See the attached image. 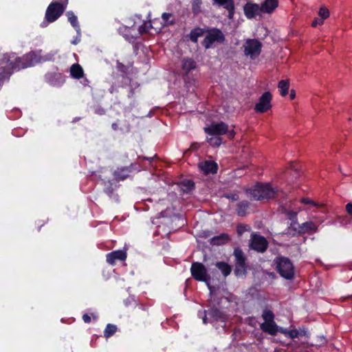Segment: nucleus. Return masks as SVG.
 <instances>
[{
    "mask_svg": "<svg viewBox=\"0 0 352 352\" xmlns=\"http://www.w3.org/2000/svg\"><path fill=\"white\" fill-rule=\"evenodd\" d=\"M285 213L286 215L287 216V218L289 219L290 220H294L296 218L297 212L292 210H286Z\"/></svg>",
    "mask_w": 352,
    "mask_h": 352,
    "instance_id": "obj_44",
    "label": "nucleus"
},
{
    "mask_svg": "<svg viewBox=\"0 0 352 352\" xmlns=\"http://www.w3.org/2000/svg\"><path fill=\"white\" fill-rule=\"evenodd\" d=\"M234 256L235 257V270L234 273L236 276L245 274L246 272V257L243 252L239 249L236 248L234 251Z\"/></svg>",
    "mask_w": 352,
    "mask_h": 352,
    "instance_id": "obj_11",
    "label": "nucleus"
},
{
    "mask_svg": "<svg viewBox=\"0 0 352 352\" xmlns=\"http://www.w3.org/2000/svg\"><path fill=\"white\" fill-rule=\"evenodd\" d=\"M195 67L196 63L191 58H184L182 61V69L186 74L195 69Z\"/></svg>",
    "mask_w": 352,
    "mask_h": 352,
    "instance_id": "obj_30",
    "label": "nucleus"
},
{
    "mask_svg": "<svg viewBox=\"0 0 352 352\" xmlns=\"http://www.w3.org/2000/svg\"><path fill=\"white\" fill-rule=\"evenodd\" d=\"M134 38H135V37H133V36H131V38H129V37H126V39H127V40H129V41H131V40L134 39Z\"/></svg>",
    "mask_w": 352,
    "mask_h": 352,
    "instance_id": "obj_53",
    "label": "nucleus"
},
{
    "mask_svg": "<svg viewBox=\"0 0 352 352\" xmlns=\"http://www.w3.org/2000/svg\"><path fill=\"white\" fill-rule=\"evenodd\" d=\"M98 338V336L96 335L92 336L90 341V345L91 347H96L97 344V340Z\"/></svg>",
    "mask_w": 352,
    "mask_h": 352,
    "instance_id": "obj_46",
    "label": "nucleus"
},
{
    "mask_svg": "<svg viewBox=\"0 0 352 352\" xmlns=\"http://www.w3.org/2000/svg\"><path fill=\"white\" fill-rule=\"evenodd\" d=\"M199 168L201 171L206 174L216 173L218 169L217 163L211 160H206L199 164Z\"/></svg>",
    "mask_w": 352,
    "mask_h": 352,
    "instance_id": "obj_17",
    "label": "nucleus"
},
{
    "mask_svg": "<svg viewBox=\"0 0 352 352\" xmlns=\"http://www.w3.org/2000/svg\"><path fill=\"white\" fill-rule=\"evenodd\" d=\"M67 16L68 17V21L70 22L71 25L75 28L78 34L80 36V28L78 21L77 16L74 14V12L71 11L67 12Z\"/></svg>",
    "mask_w": 352,
    "mask_h": 352,
    "instance_id": "obj_26",
    "label": "nucleus"
},
{
    "mask_svg": "<svg viewBox=\"0 0 352 352\" xmlns=\"http://www.w3.org/2000/svg\"><path fill=\"white\" fill-rule=\"evenodd\" d=\"M66 6L59 2H52L47 7L45 12V20L41 24V26L45 28L49 23L57 20L63 13Z\"/></svg>",
    "mask_w": 352,
    "mask_h": 352,
    "instance_id": "obj_6",
    "label": "nucleus"
},
{
    "mask_svg": "<svg viewBox=\"0 0 352 352\" xmlns=\"http://www.w3.org/2000/svg\"><path fill=\"white\" fill-rule=\"evenodd\" d=\"M260 328L263 331L267 333L271 336L276 335L277 332L280 331L274 321L263 322L260 324Z\"/></svg>",
    "mask_w": 352,
    "mask_h": 352,
    "instance_id": "obj_20",
    "label": "nucleus"
},
{
    "mask_svg": "<svg viewBox=\"0 0 352 352\" xmlns=\"http://www.w3.org/2000/svg\"><path fill=\"white\" fill-rule=\"evenodd\" d=\"M272 94L269 91H266L259 98L258 102L256 104L254 110L257 113H265L272 108Z\"/></svg>",
    "mask_w": 352,
    "mask_h": 352,
    "instance_id": "obj_13",
    "label": "nucleus"
},
{
    "mask_svg": "<svg viewBox=\"0 0 352 352\" xmlns=\"http://www.w3.org/2000/svg\"><path fill=\"white\" fill-rule=\"evenodd\" d=\"M204 30L200 28H196L192 30L188 35L190 40L194 43H197L198 38L203 36Z\"/></svg>",
    "mask_w": 352,
    "mask_h": 352,
    "instance_id": "obj_29",
    "label": "nucleus"
},
{
    "mask_svg": "<svg viewBox=\"0 0 352 352\" xmlns=\"http://www.w3.org/2000/svg\"><path fill=\"white\" fill-rule=\"evenodd\" d=\"M149 316L148 307L143 304L138 305L135 311V316L139 320L145 321Z\"/></svg>",
    "mask_w": 352,
    "mask_h": 352,
    "instance_id": "obj_19",
    "label": "nucleus"
},
{
    "mask_svg": "<svg viewBox=\"0 0 352 352\" xmlns=\"http://www.w3.org/2000/svg\"><path fill=\"white\" fill-rule=\"evenodd\" d=\"M318 15L321 17V19L324 20L329 17L330 13L327 8L322 7L319 10Z\"/></svg>",
    "mask_w": 352,
    "mask_h": 352,
    "instance_id": "obj_40",
    "label": "nucleus"
},
{
    "mask_svg": "<svg viewBox=\"0 0 352 352\" xmlns=\"http://www.w3.org/2000/svg\"><path fill=\"white\" fill-rule=\"evenodd\" d=\"M116 67L119 72L123 74H127L129 72V66L124 65L119 61L117 62Z\"/></svg>",
    "mask_w": 352,
    "mask_h": 352,
    "instance_id": "obj_42",
    "label": "nucleus"
},
{
    "mask_svg": "<svg viewBox=\"0 0 352 352\" xmlns=\"http://www.w3.org/2000/svg\"><path fill=\"white\" fill-rule=\"evenodd\" d=\"M162 25L163 26H170L174 25L176 22L175 17L172 13H163L162 14Z\"/></svg>",
    "mask_w": 352,
    "mask_h": 352,
    "instance_id": "obj_25",
    "label": "nucleus"
},
{
    "mask_svg": "<svg viewBox=\"0 0 352 352\" xmlns=\"http://www.w3.org/2000/svg\"><path fill=\"white\" fill-rule=\"evenodd\" d=\"M274 313L268 309H265L263 311L262 318L265 320L264 322H269L274 321Z\"/></svg>",
    "mask_w": 352,
    "mask_h": 352,
    "instance_id": "obj_36",
    "label": "nucleus"
},
{
    "mask_svg": "<svg viewBox=\"0 0 352 352\" xmlns=\"http://www.w3.org/2000/svg\"><path fill=\"white\" fill-rule=\"evenodd\" d=\"M300 202L305 204H311L313 206L318 208H322L324 206L322 204L316 203L309 198H302L301 199Z\"/></svg>",
    "mask_w": 352,
    "mask_h": 352,
    "instance_id": "obj_39",
    "label": "nucleus"
},
{
    "mask_svg": "<svg viewBox=\"0 0 352 352\" xmlns=\"http://www.w3.org/2000/svg\"><path fill=\"white\" fill-rule=\"evenodd\" d=\"M244 54L251 59H255L261 52L262 44L257 39H248L243 45Z\"/></svg>",
    "mask_w": 352,
    "mask_h": 352,
    "instance_id": "obj_10",
    "label": "nucleus"
},
{
    "mask_svg": "<svg viewBox=\"0 0 352 352\" xmlns=\"http://www.w3.org/2000/svg\"><path fill=\"white\" fill-rule=\"evenodd\" d=\"M250 246L256 252H264L268 247V242L264 236L257 234H252L251 235Z\"/></svg>",
    "mask_w": 352,
    "mask_h": 352,
    "instance_id": "obj_14",
    "label": "nucleus"
},
{
    "mask_svg": "<svg viewBox=\"0 0 352 352\" xmlns=\"http://www.w3.org/2000/svg\"><path fill=\"white\" fill-rule=\"evenodd\" d=\"M278 6V0H265L261 6L262 12L263 13L270 14Z\"/></svg>",
    "mask_w": 352,
    "mask_h": 352,
    "instance_id": "obj_21",
    "label": "nucleus"
},
{
    "mask_svg": "<svg viewBox=\"0 0 352 352\" xmlns=\"http://www.w3.org/2000/svg\"><path fill=\"white\" fill-rule=\"evenodd\" d=\"M80 41V38H76L75 40L72 41V43L74 45H76Z\"/></svg>",
    "mask_w": 352,
    "mask_h": 352,
    "instance_id": "obj_52",
    "label": "nucleus"
},
{
    "mask_svg": "<svg viewBox=\"0 0 352 352\" xmlns=\"http://www.w3.org/2000/svg\"><path fill=\"white\" fill-rule=\"evenodd\" d=\"M295 96H296V94H295V91H294V90H292V91H291V92H290V95H289V98H290V99H291V100L294 99Z\"/></svg>",
    "mask_w": 352,
    "mask_h": 352,
    "instance_id": "obj_51",
    "label": "nucleus"
},
{
    "mask_svg": "<svg viewBox=\"0 0 352 352\" xmlns=\"http://www.w3.org/2000/svg\"><path fill=\"white\" fill-rule=\"evenodd\" d=\"M224 41L225 36L223 32L219 29L214 28L208 32L202 44L206 49H209L214 43H222Z\"/></svg>",
    "mask_w": 352,
    "mask_h": 352,
    "instance_id": "obj_9",
    "label": "nucleus"
},
{
    "mask_svg": "<svg viewBox=\"0 0 352 352\" xmlns=\"http://www.w3.org/2000/svg\"><path fill=\"white\" fill-rule=\"evenodd\" d=\"M228 319V315L217 308L212 307L207 311H204L203 322L204 324L214 322L225 323Z\"/></svg>",
    "mask_w": 352,
    "mask_h": 352,
    "instance_id": "obj_8",
    "label": "nucleus"
},
{
    "mask_svg": "<svg viewBox=\"0 0 352 352\" xmlns=\"http://www.w3.org/2000/svg\"><path fill=\"white\" fill-rule=\"evenodd\" d=\"M323 23H324V20H322L321 19H315L311 23V26L314 28H316L318 25H322Z\"/></svg>",
    "mask_w": 352,
    "mask_h": 352,
    "instance_id": "obj_45",
    "label": "nucleus"
},
{
    "mask_svg": "<svg viewBox=\"0 0 352 352\" xmlns=\"http://www.w3.org/2000/svg\"><path fill=\"white\" fill-rule=\"evenodd\" d=\"M54 58L53 53L42 54V50L30 52L22 56L23 69L34 66L36 63L52 61Z\"/></svg>",
    "mask_w": 352,
    "mask_h": 352,
    "instance_id": "obj_3",
    "label": "nucleus"
},
{
    "mask_svg": "<svg viewBox=\"0 0 352 352\" xmlns=\"http://www.w3.org/2000/svg\"><path fill=\"white\" fill-rule=\"evenodd\" d=\"M153 28L151 21H144L138 28V34H142L144 33L149 32L150 30Z\"/></svg>",
    "mask_w": 352,
    "mask_h": 352,
    "instance_id": "obj_35",
    "label": "nucleus"
},
{
    "mask_svg": "<svg viewBox=\"0 0 352 352\" xmlns=\"http://www.w3.org/2000/svg\"><path fill=\"white\" fill-rule=\"evenodd\" d=\"M276 270L281 277L286 280H292L295 275L293 263L287 257L279 256L275 260Z\"/></svg>",
    "mask_w": 352,
    "mask_h": 352,
    "instance_id": "obj_4",
    "label": "nucleus"
},
{
    "mask_svg": "<svg viewBox=\"0 0 352 352\" xmlns=\"http://www.w3.org/2000/svg\"><path fill=\"white\" fill-rule=\"evenodd\" d=\"M70 76L75 79H80L84 77L82 67L78 63H74L70 67Z\"/></svg>",
    "mask_w": 352,
    "mask_h": 352,
    "instance_id": "obj_22",
    "label": "nucleus"
},
{
    "mask_svg": "<svg viewBox=\"0 0 352 352\" xmlns=\"http://www.w3.org/2000/svg\"><path fill=\"white\" fill-rule=\"evenodd\" d=\"M250 227L248 225L239 224L236 227V232L239 236H241L245 232L249 231Z\"/></svg>",
    "mask_w": 352,
    "mask_h": 352,
    "instance_id": "obj_41",
    "label": "nucleus"
},
{
    "mask_svg": "<svg viewBox=\"0 0 352 352\" xmlns=\"http://www.w3.org/2000/svg\"><path fill=\"white\" fill-rule=\"evenodd\" d=\"M247 194L254 200L276 198L281 192L273 188L269 184H257L254 188L247 190Z\"/></svg>",
    "mask_w": 352,
    "mask_h": 352,
    "instance_id": "obj_2",
    "label": "nucleus"
},
{
    "mask_svg": "<svg viewBox=\"0 0 352 352\" xmlns=\"http://www.w3.org/2000/svg\"><path fill=\"white\" fill-rule=\"evenodd\" d=\"M80 120V118H75L73 120V122H76Z\"/></svg>",
    "mask_w": 352,
    "mask_h": 352,
    "instance_id": "obj_54",
    "label": "nucleus"
},
{
    "mask_svg": "<svg viewBox=\"0 0 352 352\" xmlns=\"http://www.w3.org/2000/svg\"><path fill=\"white\" fill-rule=\"evenodd\" d=\"M345 210L347 214L352 217V203H348L345 206Z\"/></svg>",
    "mask_w": 352,
    "mask_h": 352,
    "instance_id": "obj_47",
    "label": "nucleus"
},
{
    "mask_svg": "<svg viewBox=\"0 0 352 352\" xmlns=\"http://www.w3.org/2000/svg\"><path fill=\"white\" fill-rule=\"evenodd\" d=\"M113 191V189L111 187L107 188L105 189V192H106L108 195H109V196H111V195H112Z\"/></svg>",
    "mask_w": 352,
    "mask_h": 352,
    "instance_id": "obj_50",
    "label": "nucleus"
},
{
    "mask_svg": "<svg viewBox=\"0 0 352 352\" xmlns=\"http://www.w3.org/2000/svg\"><path fill=\"white\" fill-rule=\"evenodd\" d=\"M215 3L223 6L228 11V17L232 19L234 14V0H213Z\"/></svg>",
    "mask_w": 352,
    "mask_h": 352,
    "instance_id": "obj_18",
    "label": "nucleus"
},
{
    "mask_svg": "<svg viewBox=\"0 0 352 352\" xmlns=\"http://www.w3.org/2000/svg\"><path fill=\"white\" fill-rule=\"evenodd\" d=\"M82 320L85 323L91 322V317L88 314H84L82 316Z\"/></svg>",
    "mask_w": 352,
    "mask_h": 352,
    "instance_id": "obj_49",
    "label": "nucleus"
},
{
    "mask_svg": "<svg viewBox=\"0 0 352 352\" xmlns=\"http://www.w3.org/2000/svg\"><path fill=\"white\" fill-rule=\"evenodd\" d=\"M300 228L305 232H316L318 230L317 225L313 221H307L300 226Z\"/></svg>",
    "mask_w": 352,
    "mask_h": 352,
    "instance_id": "obj_27",
    "label": "nucleus"
},
{
    "mask_svg": "<svg viewBox=\"0 0 352 352\" xmlns=\"http://www.w3.org/2000/svg\"><path fill=\"white\" fill-rule=\"evenodd\" d=\"M207 142L214 147L219 146L222 143V138L219 136L213 135L207 138Z\"/></svg>",
    "mask_w": 352,
    "mask_h": 352,
    "instance_id": "obj_34",
    "label": "nucleus"
},
{
    "mask_svg": "<svg viewBox=\"0 0 352 352\" xmlns=\"http://www.w3.org/2000/svg\"><path fill=\"white\" fill-rule=\"evenodd\" d=\"M279 331L286 336H288L291 338H298L299 336V332L297 329H292L287 331L280 328Z\"/></svg>",
    "mask_w": 352,
    "mask_h": 352,
    "instance_id": "obj_38",
    "label": "nucleus"
},
{
    "mask_svg": "<svg viewBox=\"0 0 352 352\" xmlns=\"http://www.w3.org/2000/svg\"><path fill=\"white\" fill-rule=\"evenodd\" d=\"M131 173V169L128 167L118 168L113 173V176L117 180H124Z\"/></svg>",
    "mask_w": 352,
    "mask_h": 352,
    "instance_id": "obj_23",
    "label": "nucleus"
},
{
    "mask_svg": "<svg viewBox=\"0 0 352 352\" xmlns=\"http://www.w3.org/2000/svg\"><path fill=\"white\" fill-rule=\"evenodd\" d=\"M216 267L221 270L224 276H228L231 272V267L225 262H217Z\"/></svg>",
    "mask_w": 352,
    "mask_h": 352,
    "instance_id": "obj_32",
    "label": "nucleus"
},
{
    "mask_svg": "<svg viewBox=\"0 0 352 352\" xmlns=\"http://www.w3.org/2000/svg\"><path fill=\"white\" fill-rule=\"evenodd\" d=\"M45 81L53 87H60L65 82V76L56 69L54 71L48 72L45 74Z\"/></svg>",
    "mask_w": 352,
    "mask_h": 352,
    "instance_id": "obj_12",
    "label": "nucleus"
},
{
    "mask_svg": "<svg viewBox=\"0 0 352 352\" xmlns=\"http://www.w3.org/2000/svg\"><path fill=\"white\" fill-rule=\"evenodd\" d=\"M226 197H227L229 199H231L232 201H236L239 199V196L237 194H228L226 195Z\"/></svg>",
    "mask_w": 352,
    "mask_h": 352,
    "instance_id": "obj_48",
    "label": "nucleus"
},
{
    "mask_svg": "<svg viewBox=\"0 0 352 352\" xmlns=\"http://www.w3.org/2000/svg\"><path fill=\"white\" fill-rule=\"evenodd\" d=\"M118 330L116 325L113 324H108L104 331V336L106 338L111 337Z\"/></svg>",
    "mask_w": 352,
    "mask_h": 352,
    "instance_id": "obj_33",
    "label": "nucleus"
},
{
    "mask_svg": "<svg viewBox=\"0 0 352 352\" xmlns=\"http://www.w3.org/2000/svg\"><path fill=\"white\" fill-rule=\"evenodd\" d=\"M92 316H93V318L94 320H97V318H98L97 316H96L94 314H92Z\"/></svg>",
    "mask_w": 352,
    "mask_h": 352,
    "instance_id": "obj_55",
    "label": "nucleus"
},
{
    "mask_svg": "<svg viewBox=\"0 0 352 352\" xmlns=\"http://www.w3.org/2000/svg\"><path fill=\"white\" fill-rule=\"evenodd\" d=\"M126 252L125 250H116L108 253L106 256L107 262L113 265L117 261H123L126 258Z\"/></svg>",
    "mask_w": 352,
    "mask_h": 352,
    "instance_id": "obj_15",
    "label": "nucleus"
},
{
    "mask_svg": "<svg viewBox=\"0 0 352 352\" xmlns=\"http://www.w3.org/2000/svg\"><path fill=\"white\" fill-rule=\"evenodd\" d=\"M204 131L208 136L221 137V135L226 134L230 140H232L235 135L234 129H229L228 125L223 122H212L204 128Z\"/></svg>",
    "mask_w": 352,
    "mask_h": 352,
    "instance_id": "obj_5",
    "label": "nucleus"
},
{
    "mask_svg": "<svg viewBox=\"0 0 352 352\" xmlns=\"http://www.w3.org/2000/svg\"><path fill=\"white\" fill-rule=\"evenodd\" d=\"M23 69L22 57L14 53L5 54L0 58V71L8 78L14 72Z\"/></svg>",
    "mask_w": 352,
    "mask_h": 352,
    "instance_id": "obj_1",
    "label": "nucleus"
},
{
    "mask_svg": "<svg viewBox=\"0 0 352 352\" xmlns=\"http://www.w3.org/2000/svg\"><path fill=\"white\" fill-rule=\"evenodd\" d=\"M236 212L239 216L244 217L247 214V210L249 208V203L247 201H242L237 204Z\"/></svg>",
    "mask_w": 352,
    "mask_h": 352,
    "instance_id": "obj_28",
    "label": "nucleus"
},
{
    "mask_svg": "<svg viewBox=\"0 0 352 352\" xmlns=\"http://www.w3.org/2000/svg\"><path fill=\"white\" fill-rule=\"evenodd\" d=\"M201 0H192V11L194 14H198L201 12Z\"/></svg>",
    "mask_w": 352,
    "mask_h": 352,
    "instance_id": "obj_37",
    "label": "nucleus"
},
{
    "mask_svg": "<svg viewBox=\"0 0 352 352\" xmlns=\"http://www.w3.org/2000/svg\"><path fill=\"white\" fill-rule=\"evenodd\" d=\"M278 87L280 90V94L282 96H286L288 94L289 88V82L288 80H281L278 84Z\"/></svg>",
    "mask_w": 352,
    "mask_h": 352,
    "instance_id": "obj_31",
    "label": "nucleus"
},
{
    "mask_svg": "<svg viewBox=\"0 0 352 352\" xmlns=\"http://www.w3.org/2000/svg\"><path fill=\"white\" fill-rule=\"evenodd\" d=\"M112 127H113V129H116V124H112Z\"/></svg>",
    "mask_w": 352,
    "mask_h": 352,
    "instance_id": "obj_56",
    "label": "nucleus"
},
{
    "mask_svg": "<svg viewBox=\"0 0 352 352\" xmlns=\"http://www.w3.org/2000/svg\"><path fill=\"white\" fill-rule=\"evenodd\" d=\"M190 272L192 276L198 281L205 282L208 288L211 289L209 281L210 276L208 274L206 267L201 263L194 262L191 265Z\"/></svg>",
    "mask_w": 352,
    "mask_h": 352,
    "instance_id": "obj_7",
    "label": "nucleus"
},
{
    "mask_svg": "<svg viewBox=\"0 0 352 352\" xmlns=\"http://www.w3.org/2000/svg\"><path fill=\"white\" fill-rule=\"evenodd\" d=\"M182 184L186 187L184 190L189 191L194 188V183L190 180L184 181Z\"/></svg>",
    "mask_w": 352,
    "mask_h": 352,
    "instance_id": "obj_43",
    "label": "nucleus"
},
{
    "mask_svg": "<svg viewBox=\"0 0 352 352\" xmlns=\"http://www.w3.org/2000/svg\"><path fill=\"white\" fill-rule=\"evenodd\" d=\"M244 13L247 18L253 19L263 13L261 8L256 3H248L244 6Z\"/></svg>",
    "mask_w": 352,
    "mask_h": 352,
    "instance_id": "obj_16",
    "label": "nucleus"
},
{
    "mask_svg": "<svg viewBox=\"0 0 352 352\" xmlns=\"http://www.w3.org/2000/svg\"><path fill=\"white\" fill-rule=\"evenodd\" d=\"M229 240L230 237L227 234H221L212 237L210 239V243L213 245H221L226 243Z\"/></svg>",
    "mask_w": 352,
    "mask_h": 352,
    "instance_id": "obj_24",
    "label": "nucleus"
}]
</instances>
